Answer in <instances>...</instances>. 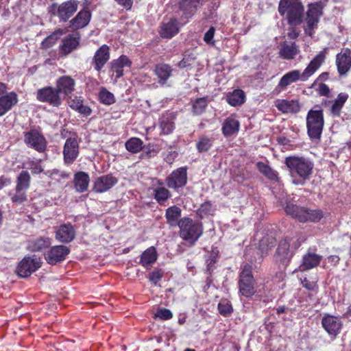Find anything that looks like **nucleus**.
<instances>
[{
	"label": "nucleus",
	"instance_id": "36",
	"mask_svg": "<svg viewBox=\"0 0 351 351\" xmlns=\"http://www.w3.org/2000/svg\"><path fill=\"white\" fill-rule=\"evenodd\" d=\"M51 245L50 239L47 237H40L30 241L28 243V248L33 252L41 251Z\"/></svg>",
	"mask_w": 351,
	"mask_h": 351
},
{
	"label": "nucleus",
	"instance_id": "31",
	"mask_svg": "<svg viewBox=\"0 0 351 351\" xmlns=\"http://www.w3.org/2000/svg\"><path fill=\"white\" fill-rule=\"evenodd\" d=\"M175 117L172 113L164 114L160 120V128L164 134H169L175 128Z\"/></svg>",
	"mask_w": 351,
	"mask_h": 351
},
{
	"label": "nucleus",
	"instance_id": "49",
	"mask_svg": "<svg viewBox=\"0 0 351 351\" xmlns=\"http://www.w3.org/2000/svg\"><path fill=\"white\" fill-rule=\"evenodd\" d=\"M207 106L206 100L204 98H199L193 105V112L196 114H202Z\"/></svg>",
	"mask_w": 351,
	"mask_h": 351
},
{
	"label": "nucleus",
	"instance_id": "30",
	"mask_svg": "<svg viewBox=\"0 0 351 351\" xmlns=\"http://www.w3.org/2000/svg\"><path fill=\"white\" fill-rule=\"evenodd\" d=\"M300 52L298 46L294 43L284 42L280 49V56L286 60L293 59Z\"/></svg>",
	"mask_w": 351,
	"mask_h": 351
},
{
	"label": "nucleus",
	"instance_id": "4",
	"mask_svg": "<svg viewBox=\"0 0 351 351\" xmlns=\"http://www.w3.org/2000/svg\"><path fill=\"white\" fill-rule=\"evenodd\" d=\"M180 228V235L184 239L193 244L202 235V228L200 223L184 217L178 223Z\"/></svg>",
	"mask_w": 351,
	"mask_h": 351
},
{
	"label": "nucleus",
	"instance_id": "16",
	"mask_svg": "<svg viewBox=\"0 0 351 351\" xmlns=\"http://www.w3.org/2000/svg\"><path fill=\"white\" fill-rule=\"evenodd\" d=\"M186 169L181 167L176 171L169 176L167 179V185L172 189H178L182 187L186 183Z\"/></svg>",
	"mask_w": 351,
	"mask_h": 351
},
{
	"label": "nucleus",
	"instance_id": "46",
	"mask_svg": "<svg viewBox=\"0 0 351 351\" xmlns=\"http://www.w3.org/2000/svg\"><path fill=\"white\" fill-rule=\"evenodd\" d=\"M257 167L259 171L271 180L277 178V174L275 171L271 169L268 165L263 162H258Z\"/></svg>",
	"mask_w": 351,
	"mask_h": 351
},
{
	"label": "nucleus",
	"instance_id": "9",
	"mask_svg": "<svg viewBox=\"0 0 351 351\" xmlns=\"http://www.w3.org/2000/svg\"><path fill=\"white\" fill-rule=\"evenodd\" d=\"M251 270V266L246 264L244 265L240 275L239 290L241 293L245 297H249L255 292Z\"/></svg>",
	"mask_w": 351,
	"mask_h": 351
},
{
	"label": "nucleus",
	"instance_id": "59",
	"mask_svg": "<svg viewBox=\"0 0 351 351\" xmlns=\"http://www.w3.org/2000/svg\"><path fill=\"white\" fill-rule=\"evenodd\" d=\"M143 142L138 138L133 137V154L138 152L142 148Z\"/></svg>",
	"mask_w": 351,
	"mask_h": 351
},
{
	"label": "nucleus",
	"instance_id": "15",
	"mask_svg": "<svg viewBox=\"0 0 351 351\" xmlns=\"http://www.w3.org/2000/svg\"><path fill=\"white\" fill-rule=\"evenodd\" d=\"M325 330L330 335L336 336L341 330L342 322L341 319L333 315H326L322 321Z\"/></svg>",
	"mask_w": 351,
	"mask_h": 351
},
{
	"label": "nucleus",
	"instance_id": "14",
	"mask_svg": "<svg viewBox=\"0 0 351 351\" xmlns=\"http://www.w3.org/2000/svg\"><path fill=\"white\" fill-rule=\"evenodd\" d=\"M109 60L110 48L108 45H103L95 51L91 64L97 72H99Z\"/></svg>",
	"mask_w": 351,
	"mask_h": 351
},
{
	"label": "nucleus",
	"instance_id": "25",
	"mask_svg": "<svg viewBox=\"0 0 351 351\" xmlns=\"http://www.w3.org/2000/svg\"><path fill=\"white\" fill-rule=\"evenodd\" d=\"M80 39L79 36L69 34L62 40V44L60 46V53L63 56L69 54L77 47Z\"/></svg>",
	"mask_w": 351,
	"mask_h": 351
},
{
	"label": "nucleus",
	"instance_id": "58",
	"mask_svg": "<svg viewBox=\"0 0 351 351\" xmlns=\"http://www.w3.org/2000/svg\"><path fill=\"white\" fill-rule=\"evenodd\" d=\"M302 284L306 289L308 290H313L316 287V280L310 281L306 278H304L302 281Z\"/></svg>",
	"mask_w": 351,
	"mask_h": 351
},
{
	"label": "nucleus",
	"instance_id": "42",
	"mask_svg": "<svg viewBox=\"0 0 351 351\" xmlns=\"http://www.w3.org/2000/svg\"><path fill=\"white\" fill-rule=\"evenodd\" d=\"M30 175L27 171H22L17 177L16 187L27 190L30 185Z\"/></svg>",
	"mask_w": 351,
	"mask_h": 351
},
{
	"label": "nucleus",
	"instance_id": "26",
	"mask_svg": "<svg viewBox=\"0 0 351 351\" xmlns=\"http://www.w3.org/2000/svg\"><path fill=\"white\" fill-rule=\"evenodd\" d=\"M300 79L301 80L300 72L298 70L287 73L281 77L276 89L278 93H280L289 85L295 82Z\"/></svg>",
	"mask_w": 351,
	"mask_h": 351
},
{
	"label": "nucleus",
	"instance_id": "12",
	"mask_svg": "<svg viewBox=\"0 0 351 351\" xmlns=\"http://www.w3.org/2000/svg\"><path fill=\"white\" fill-rule=\"evenodd\" d=\"M79 154V142L75 136L66 139L63 149L64 160L66 164H71Z\"/></svg>",
	"mask_w": 351,
	"mask_h": 351
},
{
	"label": "nucleus",
	"instance_id": "63",
	"mask_svg": "<svg viewBox=\"0 0 351 351\" xmlns=\"http://www.w3.org/2000/svg\"><path fill=\"white\" fill-rule=\"evenodd\" d=\"M300 32L295 29L294 27H291L289 29V32L287 33V36L291 39H295L299 35Z\"/></svg>",
	"mask_w": 351,
	"mask_h": 351
},
{
	"label": "nucleus",
	"instance_id": "10",
	"mask_svg": "<svg viewBox=\"0 0 351 351\" xmlns=\"http://www.w3.org/2000/svg\"><path fill=\"white\" fill-rule=\"evenodd\" d=\"M36 98L41 102H45L52 106L58 107L61 104L59 91L56 88L47 86L38 90Z\"/></svg>",
	"mask_w": 351,
	"mask_h": 351
},
{
	"label": "nucleus",
	"instance_id": "62",
	"mask_svg": "<svg viewBox=\"0 0 351 351\" xmlns=\"http://www.w3.org/2000/svg\"><path fill=\"white\" fill-rule=\"evenodd\" d=\"M117 3L123 6L127 10H130L132 8V0H115Z\"/></svg>",
	"mask_w": 351,
	"mask_h": 351
},
{
	"label": "nucleus",
	"instance_id": "23",
	"mask_svg": "<svg viewBox=\"0 0 351 351\" xmlns=\"http://www.w3.org/2000/svg\"><path fill=\"white\" fill-rule=\"evenodd\" d=\"M337 66L339 73L341 75L345 74L348 71L351 66L350 51L349 49L341 51L337 56Z\"/></svg>",
	"mask_w": 351,
	"mask_h": 351
},
{
	"label": "nucleus",
	"instance_id": "43",
	"mask_svg": "<svg viewBox=\"0 0 351 351\" xmlns=\"http://www.w3.org/2000/svg\"><path fill=\"white\" fill-rule=\"evenodd\" d=\"M64 34V31L63 29H58L56 30L42 42L43 47L49 48L52 47Z\"/></svg>",
	"mask_w": 351,
	"mask_h": 351
},
{
	"label": "nucleus",
	"instance_id": "38",
	"mask_svg": "<svg viewBox=\"0 0 351 351\" xmlns=\"http://www.w3.org/2000/svg\"><path fill=\"white\" fill-rule=\"evenodd\" d=\"M181 215V210L177 206H171L166 211V218L167 222L171 226H176L178 225V219Z\"/></svg>",
	"mask_w": 351,
	"mask_h": 351
},
{
	"label": "nucleus",
	"instance_id": "33",
	"mask_svg": "<svg viewBox=\"0 0 351 351\" xmlns=\"http://www.w3.org/2000/svg\"><path fill=\"white\" fill-rule=\"evenodd\" d=\"M74 183L76 190L82 193L88 189L89 183V176L87 173L80 171L75 174Z\"/></svg>",
	"mask_w": 351,
	"mask_h": 351
},
{
	"label": "nucleus",
	"instance_id": "40",
	"mask_svg": "<svg viewBox=\"0 0 351 351\" xmlns=\"http://www.w3.org/2000/svg\"><path fill=\"white\" fill-rule=\"evenodd\" d=\"M348 97V94L341 93L338 95L337 98L335 100L333 104L331 107V112L335 116H339L341 112V110L347 101Z\"/></svg>",
	"mask_w": 351,
	"mask_h": 351
},
{
	"label": "nucleus",
	"instance_id": "3",
	"mask_svg": "<svg viewBox=\"0 0 351 351\" xmlns=\"http://www.w3.org/2000/svg\"><path fill=\"white\" fill-rule=\"evenodd\" d=\"M304 240L303 237L297 236L280 241L276 251V261L287 265L293 254V250L299 247Z\"/></svg>",
	"mask_w": 351,
	"mask_h": 351
},
{
	"label": "nucleus",
	"instance_id": "28",
	"mask_svg": "<svg viewBox=\"0 0 351 351\" xmlns=\"http://www.w3.org/2000/svg\"><path fill=\"white\" fill-rule=\"evenodd\" d=\"M90 18L91 14L89 10H81L78 12L77 16L70 21L71 25L75 29L83 28L88 24Z\"/></svg>",
	"mask_w": 351,
	"mask_h": 351
},
{
	"label": "nucleus",
	"instance_id": "45",
	"mask_svg": "<svg viewBox=\"0 0 351 351\" xmlns=\"http://www.w3.org/2000/svg\"><path fill=\"white\" fill-rule=\"evenodd\" d=\"M199 0H182L180 3V8L186 15L191 14L199 4Z\"/></svg>",
	"mask_w": 351,
	"mask_h": 351
},
{
	"label": "nucleus",
	"instance_id": "44",
	"mask_svg": "<svg viewBox=\"0 0 351 351\" xmlns=\"http://www.w3.org/2000/svg\"><path fill=\"white\" fill-rule=\"evenodd\" d=\"M27 190L15 188V193H9V195L11 197V200L13 203L16 204H21L27 200Z\"/></svg>",
	"mask_w": 351,
	"mask_h": 351
},
{
	"label": "nucleus",
	"instance_id": "34",
	"mask_svg": "<svg viewBox=\"0 0 351 351\" xmlns=\"http://www.w3.org/2000/svg\"><path fill=\"white\" fill-rule=\"evenodd\" d=\"M157 257L156 250L154 247H150L141 254V263L143 267H149L157 260Z\"/></svg>",
	"mask_w": 351,
	"mask_h": 351
},
{
	"label": "nucleus",
	"instance_id": "27",
	"mask_svg": "<svg viewBox=\"0 0 351 351\" xmlns=\"http://www.w3.org/2000/svg\"><path fill=\"white\" fill-rule=\"evenodd\" d=\"M17 101V95L13 92L0 97V117L8 112Z\"/></svg>",
	"mask_w": 351,
	"mask_h": 351
},
{
	"label": "nucleus",
	"instance_id": "47",
	"mask_svg": "<svg viewBox=\"0 0 351 351\" xmlns=\"http://www.w3.org/2000/svg\"><path fill=\"white\" fill-rule=\"evenodd\" d=\"M100 101L106 105H110L114 102V97L112 93L103 88L99 93Z\"/></svg>",
	"mask_w": 351,
	"mask_h": 351
},
{
	"label": "nucleus",
	"instance_id": "18",
	"mask_svg": "<svg viewBox=\"0 0 351 351\" xmlns=\"http://www.w3.org/2000/svg\"><path fill=\"white\" fill-rule=\"evenodd\" d=\"M325 59L324 52H319L308 64V65L304 70L302 73H300L301 80L302 81L307 80L312 76L317 70L320 67Z\"/></svg>",
	"mask_w": 351,
	"mask_h": 351
},
{
	"label": "nucleus",
	"instance_id": "1",
	"mask_svg": "<svg viewBox=\"0 0 351 351\" xmlns=\"http://www.w3.org/2000/svg\"><path fill=\"white\" fill-rule=\"evenodd\" d=\"M292 182L295 185H303L310 178L314 165L307 158L298 156H288L285 160Z\"/></svg>",
	"mask_w": 351,
	"mask_h": 351
},
{
	"label": "nucleus",
	"instance_id": "13",
	"mask_svg": "<svg viewBox=\"0 0 351 351\" xmlns=\"http://www.w3.org/2000/svg\"><path fill=\"white\" fill-rule=\"evenodd\" d=\"M69 252V248L65 245L53 246L46 254L45 259L49 264L56 265L63 261Z\"/></svg>",
	"mask_w": 351,
	"mask_h": 351
},
{
	"label": "nucleus",
	"instance_id": "21",
	"mask_svg": "<svg viewBox=\"0 0 351 351\" xmlns=\"http://www.w3.org/2000/svg\"><path fill=\"white\" fill-rule=\"evenodd\" d=\"M75 82L73 78L69 75H64L59 77L56 82V89L60 93L69 95L75 90Z\"/></svg>",
	"mask_w": 351,
	"mask_h": 351
},
{
	"label": "nucleus",
	"instance_id": "50",
	"mask_svg": "<svg viewBox=\"0 0 351 351\" xmlns=\"http://www.w3.org/2000/svg\"><path fill=\"white\" fill-rule=\"evenodd\" d=\"M169 196V191L164 187H160L156 190L155 197L158 202H162L166 200Z\"/></svg>",
	"mask_w": 351,
	"mask_h": 351
},
{
	"label": "nucleus",
	"instance_id": "17",
	"mask_svg": "<svg viewBox=\"0 0 351 351\" xmlns=\"http://www.w3.org/2000/svg\"><path fill=\"white\" fill-rule=\"evenodd\" d=\"M75 237V230L71 223L61 225L56 232V239L61 243H70Z\"/></svg>",
	"mask_w": 351,
	"mask_h": 351
},
{
	"label": "nucleus",
	"instance_id": "11",
	"mask_svg": "<svg viewBox=\"0 0 351 351\" xmlns=\"http://www.w3.org/2000/svg\"><path fill=\"white\" fill-rule=\"evenodd\" d=\"M25 144L38 152H43L47 147L45 138L35 130H32L24 134Z\"/></svg>",
	"mask_w": 351,
	"mask_h": 351
},
{
	"label": "nucleus",
	"instance_id": "55",
	"mask_svg": "<svg viewBox=\"0 0 351 351\" xmlns=\"http://www.w3.org/2000/svg\"><path fill=\"white\" fill-rule=\"evenodd\" d=\"M69 106L73 110H77V108L83 104V100L81 99V97H75L73 99H71L69 101Z\"/></svg>",
	"mask_w": 351,
	"mask_h": 351
},
{
	"label": "nucleus",
	"instance_id": "22",
	"mask_svg": "<svg viewBox=\"0 0 351 351\" xmlns=\"http://www.w3.org/2000/svg\"><path fill=\"white\" fill-rule=\"evenodd\" d=\"M130 60L126 56H121L118 59L113 60L110 62V70L112 75L115 74V78L118 79L123 75V68L125 66H130Z\"/></svg>",
	"mask_w": 351,
	"mask_h": 351
},
{
	"label": "nucleus",
	"instance_id": "53",
	"mask_svg": "<svg viewBox=\"0 0 351 351\" xmlns=\"http://www.w3.org/2000/svg\"><path fill=\"white\" fill-rule=\"evenodd\" d=\"M163 276L161 269H156L149 274V279L154 285H156Z\"/></svg>",
	"mask_w": 351,
	"mask_h": 351
},
{
	"label": "nucleus",
	"instance_id": "24",
	"mask_svg": "<svg viewBox=\"0 0 351 351\" xmlns=\"http://www.w3.org/2000/svg\"><path fill=\"white\" fill-rule=\"evenodd\" d=\"M275 106L282 113H296L300 108L298 100L288 99H277Z\"/></svg>",
	"mask_w": 351,
	"mask_h": 351
},
{
	"label": "nucleus",
	"instance_id": "37",
	"mask_svg": "<svg viewBox=\"0 0 351 351\" xmlns=\"http://www.w3.org/2000/svg\"><path fill=\"white\" fill-rule=\"evenodd\" d=\"M245 95L240 89L234 90L227 96V101L232 106H239L244 103Z\"/></svg>",
	"mask_w": 351,
	"mask_h": 351
},
{
	"label": "nucleus",
	"instance_id": "20",
	"mask_svg": "<svg viewBox=\"0 0 351 351\" xmlns=\"http://www.w3.org/2000/svg\"><path fill=\"white\" fill-rule=\"evenodd\" d=\"M77 10V1L70 0L62 3L58 8L57 15L62 21H67Z\"/></svg>",
	"mask_w": 351,
	"mask_h": 351
},
{
	"label": "nucleus",
	"instance_id": "35",
	"mask_svg": "<svg viewBox=\"0 0 351 351\" xmlns=\"http://www.w3.org/2000/svg\"><path fill=\"white\" fill-rule=\"evenodd\" d=\"M239 122L233 118L226 119L222 127L223 133L226 136H231L237 133L239 131Z\"/></svg>",
	"mask_w": 351,
	"mask_h": 351
},
{
	"label": "nucleus",
	"instance_id": "2",
	"mask_svg": "<svg viewBox=\"0 0 351 351\" xmlns=\"http://www.w3.org/2000/svg\"><path fill=\"white\" fill-rule=\"evenodd\" d=\"M278 11L287 19L290 25L301 23L304 8L300 0H280Z\"/></svg>",
	"mask_w": 351,
	"mask_h": 351
},
{
	"label": "nucleus",
	"instance_id": "41",
	"mask_svg": "<svg viewBox=\"0 0 351 351\" xmlns=\"http://www.w3.org/2000/svg\"><path fill=\"white\" fill-rule=\"evenodd\" d=\"M156 75L160 79L161 84H165L171 73V67L167 64H159L155 69Z\"/></svg>",
	"mask_w": 351,
	"mask_h": 351
},
{
	"label": "nucleus",
	"instance_id": "48",
	"mask_svg": "<svg viewBox=\"0 0 351 351\" xmlns=\"http://www.w3.org/2000/svg\"><path fill=\"white\" fill-rule=\"evenodd\" d=\"M219 313L223 316H228L232 312V307L227 300H221L218 304Z\"/></svg>",
	"mask_w": 351,
	"mask_h": 351
},
{
	"label": "nucleus",
	"instance_id": "56",
	"mask_svg": "<svg viewBox=\"0 0 351 351\" xmlns=\"http://www.w3.org/2000/svg\"><path fill=\"white\" fill-rule=\"evenodd\" d=\"M28 168L32 171L33 173L36 174L40 173L43 171L40 164L38 162L34 161H31L29 163Z\"/></svg>",
	"mask_w": 351,
	"mask_h": 351
},
{
	"label": "nucleus",
	"instance_id": "57",
	"mask_svg": "<svg viewBox=\"0 0 351 351\" xmlns=\"http://www.w3.org/2000/svg\"><path fill=\"white\" fill-rule=\"evenodd\" d=\"M214 34L215 29L213 27H210L204 35V41L208 44L212 43V40L214 37Z\"/></svg>",
	"mask_w": 351,
	"mask_h": 351
},
{
	"label": "nucleus",
	"instance_id": "52",
	"mask_svg": "<svg viewBox=\"0 0 351 351\" xmlns=\"http://www.w3.org/2000/svg\"><path fill=\"white\" fill-rule=\"evenodd\" d=\"M156 317H159L162 320H168L172 318L173 314L169 309L160 308L156 313Z\"/></svg>",
	"mask_w": 351,
	"mask_h": 351
},
{
	"label": "nucleus",
	"instance_id": "7",
	"mask_svg": "<svg viewBox=\"0 0 351 351\" xmlns=\"http://www.w3.org/2000/svg\"><path fill=\"white\" fill-rule=\"evenodd\" d=\"M322 14V7L319 3L309 4L305 19L306 25L304 27L306 34L311 36L313 30L317 27L320 16Z\"/></svg>",
	"mask_w": 351,
	"mask_h": 351
},
{
	"label": "nucleus",
	"instance_id": "54",
	"mask_svg": "<svg viewBox=\"0 0 351 351\" xmlns=\"http://www.w3.org/2000/svg\"><path fill=\"white\" fill-rule=\"evenodd\" d=\"M210 146V141L207 138H202L197 143V149L200 152H204L209 149Z\"/></svg>",
	"mask_w": 351,
	"mask_h": 351
},
{
	"label": "nucleus",
	"instance_id": "5",
	"mask_svg": "<svg viewBox=\"0 0 351 351\" xmlns=\"http://www.w3.org/2000/svg\"><path fill=\"white\" fill-rule=\"evenodd\" d=\"M287 215L297 219L300 222H317L323 217L322 213L319 210H308L294 204H287L285 208Z\"/></svg>",
	"mask_w": 351,
	"mask_h": 351
},
{
	"label": "nucleus",
	"instance_id": "61",
	"mask_svg": "<svg viewBox=\"0 0 351 351\" xmlns=\"http://www.w3.org/2000/svg\"><path fill=\"white\" fill-rule=\"evenodd\" d=\"M11 184V179L4 176L0 178V190Z\"/></svg>",
	"mask_w": 351,
	"mask_h": 351
},
{
	"label": "nucleus",
	"instance_id": "39",
	"mask_svg": "<svg viewBox=\"0 0 351 351\" xmlns=\"http://www.w3.org/2000/svg\"><path fill=\"white\" fill-rule=\"evenodd\" d=\"M276 244V240L273 237L267 236L260 241L258 250L261 256L267 254L269 250H271Z\"/></svg>",
	"mask_w": 351,
	"mask_h": 351
},
{
	"label": "nucleus",
	"instance_id": "19",
	"mask_svg": "<svg viewBox=\"0 0 351 351\" xmlns=\"http://www.w3.org/2000/svg\"><path fill=\"white\" fill-rule=\"evenodd\" d=\"M117 182V179L112 175L97 178L94 183L93 189L97 193H104L111 189Z\"/></svg>",
	"mask_w": 351,
	"mask_h": 351
},
{
	"label": "nucleus",
	"instance_id": "32",
	"mask_svg": "<svg viewBox=\"0 0 351 351\" xmlns=\"http://www.w3.org/2000/svg\"><path fill=\"white\" fill-rule=\"evenodd\" d=\"M321 259V256L314 252H307L303 256L302 263L300 267H303L304 269H312L319 264Z\"/></svg>",
	"mask_w": 351,
	"mask_h": 351
},
{
	"label": "nucleus",
	"instance_id": "29",
	"mask_svg": "<svg viewBox=\"0 0 351 351\" xmlns=\"http://www.w3.org/2000/svg\"><path fill=\"white\" fill-rule=\"evenodd\" d=\"M179 32L178 21L176 19H171L161 25L160 34L162 38H171Z\"/></svg>",
	"mask_w": 351,
	"mask_h": 351
},
{
	"label": "nucleus",
	"instance_id": "64",
	"mask_svg": "<svg viewBox=\"0 0 351 351\" xmlns=\"http://www.w3.org/2000/svg\"><path fill=\"white\" fill-rule=\"evenodd\" d=\"M326 261L330 265H335L339 262V258L336 255H330L326 258Z\"/></svg>",
	"mask_w": 351,
	"mask_h": 351
},
{
	"label": "nucleus",
	"instance_id": "8",
	"mask_svg": "<svg viewBox=\"0 0 351 351\" xmlns=\"http://www.w3.org/2000/svg\"><path fill=\"white\" fill-rule=\"evenodd\" d=\"M42 265V261L39 257L34 255L32 256H25L19 263L16 272L22 278L29 276L33 272L37 271Z\"/></svg>",
	"mask_w": 351,
	"mask_h": 351
},
{
	"label": "nucleus",
	"instance_id": "51",
	"mask_svg": "<svg viewBox=\"0 0 351 351\" xmlns=\"http://www.w3.org/2000/svg\"><path fill=\"white\" fill-rule=\"evenodd\" d=\"M213 210L210 203L205 202L202 204L198 210L199 215L203 217L208 215H212Z\"/></svg>",
	"mask_w": 351,
	"mask_h": 351
},
{
	"label": "nucleus",
	"instance_id": "6",
	"mask_svg": "<svg viewBox=\"0 0 351 351\" xmlns=\"http://www.w3.org/2000/svg\"><path fill=\"white\" fill-rule=\"evenodd\" d=\"M324 115L321 110H310L306 116V126L309 137L319 140L324 127Z\"/></svg>",
	"mask_w": 351,
	"mask_h": 351
},
{
	"label": "nucleus",
	"instance_id": "60",
	"mask_svg": "<svg viewBox=\"0 0 351 351\" xmlns=\"http://www.w3.org/2000/svg\"><path fill=\"white\" fill-rule=\"evenodd\" d=\"M78 112L85 116H88L90 114L92 110L91 109L87 106H84L83 104L76 110Z\"/></svg>",
	"mask_w": 351,
	"mask_h": 351
}]
</instances>
